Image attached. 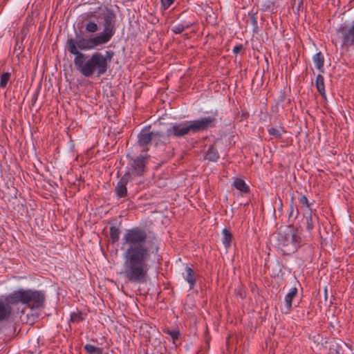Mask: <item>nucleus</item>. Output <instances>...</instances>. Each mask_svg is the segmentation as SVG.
Returning <instances> with one entry per match:
<instances>
[{
	"label": "nucleus",
	"instance_id": "nucleus-29",
	"mask_svg": "<svg viewBox=\"0 0 354 354\" xmlns=\"http://www.w3.org/2000/svg\"><path fill=\"white\" fill-rule=\"evenodd\" d=\"M163 332L170 335L174 342L178 339L180 335V331L178 330H170L169 328H165L164 329Z\"/></svg>",
	"mask_w": 354,
	"mask_h": 354
},
{
	"label": "nucleus",
	"instance_id": "nucleus-34",
	"mask_svg": "<svg viewBox=\"0 0 354 354\" xmlns=\"http://www.w3.org/2000/svg\"><path fill=\"white\" fill-rule=\"evenodd\" d=\"M175 0H160L161 6L163 10H167L171 6Z\"/></svg>",
	"mask_w": 354,
	"mask_h": 354
},
{
	"label": "nucleus",
	"instance_id": "nucleus-23",
	"mask_svg": "<svg viewBox=\"0 0 354 354\" xmlns=\"http://www.w3.org/2000/svg\"><path fill=\"white\" fill-rule=\"evenodd\" d=\"M223 234V243L226 248H229L231 245L232 234L229 230L224 228L222 232Z\"/></svg>",
	"mask_w": 354,
	"mask_h": 354
},
{
	"label": "nucleus",
	"instance_id": "nucleus-38",
	"mask_svg": "<svg viewBox=\"0 0 354 354\" xmlns=\"http://www.w3.org/2000/svg\"><path fill=\"white\" fill-rule=\"evenodd\" d=\"M158 250V247H156V252H157Z\"/></svg>",
	"mask_w": 354,
	"mask_h": 354
},
{
	"label": "nucleus",
	"instance_id": "nucleus-28",
	"mask_svg": "<svg viewBox=\"0 0 354 354\" xmlns=\"http://www.w3.org/2000/svg\"><path fill=\"white\" fill-rule=\"evenodd\" d=\"M85 30L89 33H94L98 30V26L94 21H89L86 25Z\"/></svg>",
	"mask_w": 354,
	"mask_h": 354
},
{
	"label": "nucleus",
	"instance_id": "nucleus-37",
	"mask_svg": "<svg viewBox=\"0 0 354 354\" xmlns=\"http://www.w3.org/2000/svg\"><path fill=\"white\" fill-rule=\"evenodd\" d=\"M282 208H283V203H282L281 200L279 199V210L281 212L282 211Z\"/></svg>",
	"mask_w": 354,
	"mask_h": 354
},
{
	"label": "nucleus",
	"instance_id": "nucleus-2",
	"mask_svg": "<svg viewBox=\"0 0 354 354\" xmlns=\"http://www.w3.org/2000/svg\"><path fill=\"white\" fill-rule=\"evenodd\" d=\"M45 299V294L40 290L19 289L12 292L5 300L0 299V323L8 321L12 317V305L21 303L31 308H39L44 306Z\"/></svg>",
	"mask_w": 354,
	"mask_h": 354
},
{
	"label": "nucleus",
	"instance_id": "nucleus-31",
	"mask_svg": "<svg viewBox=\"0 0 354 354\" xmlns=\"http://www.w3.org/2000/svg\"><path fill=\"white\" fill-rule=\"evenodd\" d=\"M189 27V24L184 25V24H178L172 28L173 32L175 34H180L182 33L185 28H188Z\"/></svg>",
	"mask_w": 354,
	"mask_h": 354
},
{
	"label": "nucleus",
	"instance_id": "nucleus-30",
	"mask_svg": "<svg viewBox=\"0 0 354 354\" xmlns=\"http://www.w3.org/2000/svg\"><path fill=\"white\" fill-rule=\"evenodd\" d=\"M84 320L82 313L80 311L73 312L71 314V321L73 322H80Z\"/></svg>",
	"mask_w": 354,
	"mask_h": 354
},
{
	"label": "nucleus",
	"instance_id": "nucleus-21",
	"mask_svg": "<svg viewBox=\"0 0 354 354\" xmlns=\"http://www.w3.org/2000/svg\"><path fill=\"white\" fill-rule=\"evenodd\" d=\"M299 204L301 205V208L302 209L304 212L306 211L313 210L311 206L314 201L310 202L305 195L300 194V196L299 198Z\"/></svg>",
	"mask_w": 354,
	"mask_h": 354
},
{
	"label": "nucleus",
	"instance_id": "nucleus-17",
	"mask_svg": "<svg viewBox=\"0 0 354 354\" xmlns=\"http://www.w3.org/2000/svg\"><path fill=\"white\" fill-rule=\"evenodd\" d=\"M334 350L337 354H349L351 351V347L343 341L337 342L334 345Z\"/></svg>",
	"mask_w": 354,
	"mask_h": 354
},
{
	"label": "nucleus",
	"instance_id": "nucleus-19",
	"mask_svg": "<svg viewBox=\"0 0 354 354\" xmlns=\"http://www.w3.org/2000/svg\"><path fill=\"white\" fill-rule=\"evenodd\" d=\"M315 86L317 89V91L322 96L323 98H326V92H325V86H324V78L321 75L319 74L317 76L315 80Z\"/></svg>",
	"mask_w": 354,
	"mask_h": 354
},
{
	"label": "nucleus",
	"instance_id": "nucleus-35",
	"mask_svg": "<svg viewBox=\"0 0 354 354\" xmlns=\"http://www.w3.org/2000/svg\"><path fill=\"white\" fill-rule=\"evenodd\" d=\"M242 49H243V45L240 44V45L235 46L233 48L232 51L234 53L238 54Z\"/></svg>",
	"mask_w": 354,
	"mask_h": 354
},
{
	"label": "nucleus",
	"instance_id": "nucleus-27",
	"mask_svg": "<svg viewBox=\"0 0 354 354\" xmlns=\"http://www.w3.org/2000/svg\"><path fill=\"white\" fill-rule=\"evenodd\" d=\"M11 77V73L8 72L3 73L0 78V87L6 88L7 86L8 82H9Z\"/></svg>",
	"mask_w": 354,
	"mask_h": 354
},
{
	"label": "nucleus",
	"instance_id": "nucleus-20",
	"mask_svg": "<svg viewBox=\"0 0 354 354\" xmlns=\"http://www.w3.org/2000/svg\"><path fill=\"white\" fill-rule=\"evenodd\" d=\"M280 0H263L261 7L264 11L277 12V3Z\"/></svg>",
	"mask_w": 354,
	"mask_h": 354
},
{
	"label": "nucleus",
	"instance_id": "nucleus-16",
	"mask_svg": "<svg viewBox=\"0 0 354 354\" xmlns=\"http://www.w3.org/2000/svg\"><path fill=\"white\" fill-rule=\"evenodd\" d=\"M297 289L294 287L292 288L285 296L286 308L287 309V311L286 312V313L291 310L292 299L297 296Z\"/></svg>",
	"mask_w": 354,
	"mask_h": 354
},
{
	"label": "nucleus",
	"instance_id": "nucleus-5",
	"mask_svg": "<svg viewBox=\"0 0 354 354\" xmlns=\"http://www.w3.org/2000/svg\"><path fill=\"white\" fill-rule=\"evenodd\" d=\"M301 237L299 230L292 224L281 228L277 232V247L283 255H290L301 247Z\"/></svg>",
	"mask_w": 354,
	"mask_h": 354
},
{
	"label": "nucleus",
	"instance_id": "nucleus-13",
	"mask_svg": "<svg viewBox=\"0 0 354 354\" xmlns=\"http://www.w3.org/2000/svg\"><path fill=\"white\" fill-rule=\"evenodd\" d=\"M171 138L167 130L165 133L162 131H153V144L155 147L166 146L171 144Z\"/></svg>",
	"mask_w": 354,
	"mask_h": 354
},
{
	"label": "nucleus",
	"instance_id": "nucleus-25",
	"mask_svg": "<svg viewBox=\"0 0 354 354\" xmlns=\"http://www.w3.org/2000/svg\"><path fill=\"white\" fill-rule=\"evenodd\" d=\"M120 230L115 226L110 227V239L112 243H115L119 241Z\"/></svg>",
	"mask_w": 354,
	"mask_h": 354
},
{
	"label": "nucleus",
	"instance_id": "nucleus-12",
	"mask_svg": "<svg viewBox=\"0 0 354 354\" xmlns=\"http://www.w3.org/2000/svg\"><path fill=\"white\" fill-rule=\"evenodd\" d=\"M153 143V131H149L148 129H142L138 136V145L141 147H145L148 145Z\"/></svg>",
	"mask_w": 354,
	"mask_h": 354
},
{
	"label": "nucleus",
	"instance_id": "nucleus-7",
	"mask_svg": "<svg viewBox=\"0 0 354 354\" xmlns=\"http://www.w3.org/2000/svg\"><path fill=\"white\" fill-rule=\"evenodd\" d=\"M98 9L102 10L103 18V32L98 35V36L104 44H106L111 40L115 32L117 17L114 10L107 6H104V8L99 7Z\"/></svg>",
	"mask_w": 354,
	"mask_h": 354
},
{
	"label": "nucleus",
	"instance_id": "nucleus-3",
	"mask_svg": "<svg viewBox=\"0 0 354 354\" xmlns=\"http://www.w3.org/2000/svg\"><path fill=\"white\" fill-rule=\"evenodd\" d=\"M75 68L84 77H91L95 76L100 77L107 71L106 61L103 55L95 52L91 55L79 54V57L74 59Z\"/></svg>",
	"mask_w": 354,
	"mask_h": 354
},
{
	"label": "nucleus",
	"instance_id": "nucleus-22",
	"mask_svg": "<svg viewBox=\"0 0 354 354\" xmlns=\"http://www.w3.org/2000/svg\"><path fill=\"white\" fill-rule=\"evenodd\" d=\"M233 186L243 193H248L250 191L249 187L241 178H236L233 183Z\"/></svg>",
	"mask_w": 354,
	"mask_h": 354
},
{
	"label": "nucleus",
	"instance_id": "nucleus-24",
	"mask_svg": "<svg viewBox=\"0 0 354 354\" xmlns=\"http://www.w3.org/2000/svg\"><path fill=\"white\" fill-rule=\"evenodd\" d=\"M313 59L315 64L316 68L321 71L323 68L324 63V56L322 54V53L321 52L317 53L313 56Z\"/></svg>",
	"mask_w": 354,
	"mask_h": 354
},
{
	"label": "nucleus",
	"instance_id": "nucleus-10",
	"mask_svg": "<svg viewBox=\"0 0 354 354\" xmlns=\"http://www.w3.org/2000/svg\"><path fill=\"white\" fill-rule=\"evenodd\" d=\"M319 218L317 214L316 209L306 211L303 213L302 224L308 233H311L315 225L319 223Z\"/></svg>",
	"mask_w": 354,
	"mask_h": 354
},
{
	"label": "nucleus",
	"instance_id": "nucleus-4",
	"mask_svg": "<svg viewBox=\"0 0 354 354\" xmlns=\"http://www.w3.org/2000/svg\"><path fill=\"white\" fill-rule=\"evenodd\" d=\"M216 119L214 116L202 117L197 120L176 123L167 129L171 138H181L190 133H196L204 131L216 126Z\"/></svg>",
	"mask_w": 354,
	"mask_h": 354
},
{
	"label": "nucleus",
	"instance_id": "nucleus-15",
	"mask_svg": "<svg viewBox=\"0 0 354 354\" xmlns=\"http://www.w3.org/2000/svg\"><path fill=\"white\" fill-rule=\"evenodd\" d=\"M299 215V210L295 203L294 197L292 196L290 202L288 221L292 222L295 221Z\"/></svg>",
	"mask_w": 354,
	"mask_h": 354
},
{
	"label": "nucleus",
	"instance_id": "nucleus-14",
	"mask_svg": "<svg viewBox=\"0 0 354 354\" xmlns=\"http://www.w3.org/2000/svg\"><path fill=\"white\" fill-rule=\"evenodd\" d=\"M184 279L187 281L189 289H193L196 283V275L194 270L189 267H185V274L183 275Z\"/></svg>",
	"mask_w": 354,
	"mask_h": 354
},
{
	"label": "nucleus",
	"instance_id": "nucleus-26",
	"mask_svg": "<svg viewBox=\"0 0 354 354\" xmlns=\"http://www.w3.org/2000/svg\"><path fill=\"white\" fill-rule=\"evenodd\" d=\"M84 350L88 354H102V349L92 344H87L84 346Z\"/></svg>",
	"mask_w": 354,
	"mask_h": 354
},
{
	"label": "nucleus",
	"instance_id": "nucleus-32",
	"mask_svg": "<svg viewBox=\"0 0 354 354\" xmlns=\"http://www.w3.org/2000/svg\"><path fill=\"white\" fill-rule=\"evenodd\" d=\"M268 133L270 136H272L277 138H281L282 136L281 131L274 127H272L268 129Z\"/></svg>",
	"mask_w": 354,
	"mask_h": 354
},
{
	"label": "nucleus",
	"instance_id": "nucleus-8",
	"mask_svg": "<svg viewBox=\"0 0 354 354\" xmlns=\"http://www.w3.org/2000/svg\"><path fill=\"white\" fill-rule=\"evenodd\" d=\"M337 39L341 40L342 47H350L354 44V21L351 26L343 24L339 26Z\"/></svg>",
	"mask_w": 354,
	"mask_h": 354
},
{
	"label": "nucleus",
	"instance_id": "nucleus-36",
	"mask_svg": "<svg viewBox=\"0 0 354 354\" xmlns=\"http://www.w3.org/2000/svg\"><path fill=\"white\" fill-rule=\"evenodd\" d=\"M95 13L96 12L93 11V12H89L87 15L88 17H95L96 15H95Z\"/></svg>",
	"mask_w": 354,
	"mask_h": 354
},
{
	"label": "nucleus",
	"instance_id": "nucleus-6",
	"mask_svg": "<svg viewBox=\"0 0 354 354\" xmlns=\"http://www.w3.org/2000/svg\"><path fill=\"white\" fill-rule=\"evenodd\" d=\"M102 44H104L98 35L86 39L78 33H76L75 39L68 38L66 41L67 50L71 54L75 55L74 59L78 58L79 54H83L79 49L88 50Z\"/></svg>",
	"mask_w": 354,
	"mask_h": 354
},
{
	"label": "nucleus",
	"instance_id": "nucleus-11",
	"mask_svg": "<svg viewBox=\"0 0 354 354\" xmlns=\"http://www.w3.org/2000/svg\"><path fill=\"white\" fill-rule=\"evenodd\" d=\"M131 180V172L127 171L120 179L115 187V193L118 198H124L127 194V183Z\"/></svg>",
	"mask_w": 354,
	"mask_h": 354
},
{
	"label": "nucleus",
	"instance_id": "nucleus-9",
	"mask_svg": "<svg viewBox=\"0 0 354 354\" xmlns=\"http://www.w3.org/2000/svg\"><path fill=\"white\" fill-rule=\"evenodd\" d=\"M149 156L140 155L135 159H132L131 167L128 171L131 172V176H142L145 170L146 165L148 162Z\"/></svg>",
	"mask_w": 354,
	"mask_h": 354
},
{
	"label": "nucleus",
	"instance_id": "nucleus-18",
	"mask_svg": "<svg viewBox=\"0 0 354 354\" xmlns=\"http://www.w3.org/2000/svg\"><path fill=\"white\" fill-rule=\"evenodd\" d=\"M219 158V153L216 147L210 146L205 153V159L211 162H216Z\"/></svg>",
	"mask_w": 354,
	"mask_h": 354
},
{
	"label": "nucleus",
	"instance_id": "nucleus-1",
	"mask_svg": "<svg viewBox=\"0 0 354 354\" xmlns=\"http://www.w3.org/2000/svg\"><path fill=\"white\" fill-rule=\"evenodd\" d=\"M145 229L133 227L126 230L121 243L123 265L122 274L131 283H143L147 281L150 270L152 246L147 241Z\"/></svg>",
	"mask_w": 354,
	"mask_h": 354
},
{
	"label": "nucleus",
	"instance_id": "nucleus-33",
	"mask_svg": "<svg viewBox=\"0 0 354 354\" xmlns=\"http://www.w3.org/2000/svg\"><path fill=\"white\" fill-rule=\"evenodd\" d=\"M113 55L114 52L113 50H106L105 52V55H103V58H104L106 61V67L107 68H109L108 62L111 61V59L113 57Z\"/></svg>",
	"mask_w": 354,
	"mask_h": 354
}]
</instances>
